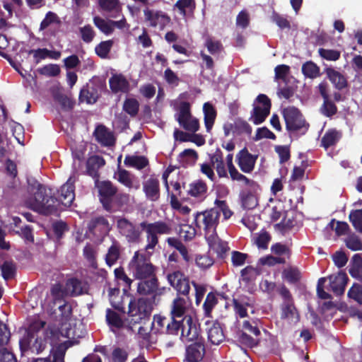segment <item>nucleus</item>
<instances>
[{"label":"nucleus","mask_w":362,"mask_h":362,"mask_svg":"<svg viewBox=\"0 0 362 362\" xmlns=\"http://www.w3.org/2000/svg\"><path fill=\"white\" fill-rule=\"evenodd\" d=\"M109 86L112 93L117 94L128 93L130 91V83L122 74H115L109 79Z\"/></svg>","instance_id":"6ab92c4d"},{"label":"nucleus","mask_w":362,"mask_h":362,"mask_svg":"<svg viewBox=\"0 0 362 362\" xmlns=\"http://www.w3.org/2000/svg\"><path fill=\"white\" fill-rule=\"evenodd\" d=\"M281 113L290 136H299L306 134L310 124L297 107L288 106L284 108Z\"/></svg>","instance_id":"f03ea898"},{"label":"nucleus","mask_w":362,"mask_h":362,"mask_svg":"<svg viewBox=\"0 0 362 362\" xmlns=\"http://www.w3.org/2000/svg\"><path fill=\"white\" fill-rule=\"evenodd\" d=\"M349 272L351 277L362 283V255L355 254L351 261Z\"/></svg>","instance_id":"72a5a7b5"},{"label":"nucleus","mask_w":362,"mask_h":362,"mask_svg":"<svg viewBox=\"0 0 362 362\" xmlns=\"http://www.w3.org/2000/svg\"><path fill=\"white\" fill-rule=\"evenodd\" d=\"M76 177L71 175L69 177L66 182L64 184L59 191V196L57 198L58 201V206L61 204L65 207H69L75 199V186L74 182Z\"/></svg>","instance_id":"f8f14e48"},{"label":"nucleus","mask_w":362,"mask_h":362,"mask_svg":"<svg viewBox=\"0 0 362 362\" xmlns=\"http://www.w3.org/2000/svg\"><path fill=\"white\" fill-rule=\"evenodd\" d=\"M98 5L103 11L106 12L121 11L119 0H98Z\"/></svg>","instance_id":"8fccbe9b"},{"label":"nucleus","mask_w":362,"mask_h":362,"mask_svg":"<svg viewBox=\"0 0 362 362\" xmlns=\"http://www.w3.org/2000/svg\"><path fill=\"white\" fill-rule=\"evenodd\" d=\"M65 288L71 296L82 295L85 293L86 289L82 281L75 277L66 280Z\"/></svg>","instance_id":"2f4dec72"},{"label":"nucleus","mask_w":362,"mask_h":362,"mask_svg":"<svg viewBox=\"0 0 362 362\" xmlns=\"http://www.w3.org/2000/svg\"><path fill=\"white\" fill-rule=\"evenodd\" d=\"M257 158V156L251 154L246 147L236 155L237 163L241 171L245 173H250L253 171Z\"/></svg>","instance_id":"f3484780"},{"label":"nucleus","mask_w":362,"mask_h":362,"mask_svg":"<svg viewBox=\"0 0 362 362\" xmlns=\"http://www.w3.org/2000/svg\"><path fill=\"white\" fill-rule=\"evenodd\" d=\"M217 304L218 298L216 295L213 292H209L207 294L205 301L203 304L204 315L207 317H210L212 310Z\"/></svg>","instance_id":"603ef678"},{"label":"nucleus","mask_w":362,"mask_h":362,"mask_svg":"<svg viewBox=\"0 0 362 362\" xmlns=\"http://www.w3.org/2000/svg\"><path fill=\"white\" fill-rule=\"evenodd\" d=\"M301 71L303 74L309 78H315L320 76V67L313 62L308 61L302 65Z\"/></svg>","instance_id":"79ce46f5"},{"label":"nucleus","mask_w":362,"mask_h":362,"mask_svg":"<svg viewBox=\"0 0 362 362\" xmlns=\"http://www.w3.org/2000/svg\"><path fill=\"white\" fill-rule=\"evenodd\" d=\"M137 286V292L142 296H151V298L156 299L166 292V288L159 286L158 279L156 275L146 279H140Z\"/></svg>","instance_id":"0eeeda50"},{"label":"nucleus","mask_w":362,"mask_h":362,"mask_svg":"<svg viewBox=\"0 0 362 362\" xmlns=\"http://www.w3.org/2000/svg\"><path fill=\"white\" fill-rule=\"evenodd\" d=\"M117 180L125 187L131 189L134 187V176L126 170H120L117 174Z\"/></svg>","instance_id":"bf43d9fd"},{"label":"nucleus","mask_w":362,"mask_h":362,"mask_svg":"<svg viewBox=\"0 0 362 362\" xmlns=\"http://www.w3.org/2000/svg\"><path fill=\"white\" fill-rule=\"evenodd\" d=\"M197 230L191 225L184 224L180 226V235L185 241L192 240L196 235Z\"/></svg>","instance_id":"774afa93"},{"label":"nucleus","mask_w":362,"mask_h":362,"mask_svg":"<svg viewBox=\"0 0 362 362\" xmlns=\"http://www.w3.org/2000/svg\"><path fill=\"white\" fill-rule=\"evenodd\" d=\"M61 21L59 16L52 11H48L45 18L41 21L40 25V30H44L52 23L59 24Z\"/></svg>","instance_id":"e2e57ef3"},{"label":"nucleus","mask_w":362,"mask_h":362,"mask_svg":"<svg viewBox=\"0 0 362 362\" xmlns=\"http://www.w3.org/2000/svg\"><path fill=\"white\" fill-rule=\"evenodd\" d=\"M105 318L107 325L111 327L121 329L124 327V321L122 317L117 313L110 308L106 310Z\"/></svg>","instance_id":"37998d69"},{"label":"nucleus","mask_w":362,"mask_h":362,"mask_svg":"<svg viewBox=\"0 0 362 362\" xmlns=\"http://www.w3.org/2000/svg\"><path fill=\"white\" fill-rule=\"evenodd\" d=\"M113 43L112 40L100 42L95 48L96 54L102 59L107 58L112 47Z\"/></svg>","instance_id":"6e6d98bb"},{"label":"nucleus","mask_w":362,"mask_h":362,"mask_svg":"<svg viewBox=\"0 0 362 362\" xmlns=\"http://www.w3.org/2000/svg\"><path fill=\"white\" fill-rule=\"evenodd\" d=\"M173 9L183 18L193 14L196 9L195 0H177L173 6Z\"/></svg>","instance_id":"cd10ccee"},{"label":"nucleus","mask_w":362,"mask_h":362,"mask_svg":"<svg viewBox=\"0 0 362 362\" xmlns=\"http://www.w3.org/2000/svg\"><path fill=\"white\" fill-rule=\"evenodd\" d=\"M167 279L170 284L178 293L183 296H187L190 291L189 280L188 277L180 272L175 271L167 275Z\"/></svg>","instance_id":"9b49d317"},{"label":"nucleus","mask_w":362,"mask_h":362,"mask_svg":"<svg viewBox=\"0 0 362 362\" xmlns=\"http://www.w3.org/2000/svg\"><path fill=\"white\" fill-rule=\"evenodd\" d=\"M219 219L220 210L216 208L197 212L194 215L195 226L204 231V237L217 233L216 228L219 224Z\"/></svg>","instance_id":"39448f33"},{"label":"nucleus","mask_w":362,"mask_h":362,"mask_svg":"<svg viewBox=\"0 0 362 362\" xmlns=\"http://www.w3.org/2000/svg\"><path fill=\"white\" fill-rule=\"evenodd\" d=\"M122 250L121 244L114 240L105 255V260L106 264L109 267L114 265L120 258Z\"/></svg>","instance_id":"7c9ffc66"},{"label":"nucleus","mask_w":362,"mask_h":362,"mask_svg":"<svg viewBox=\"0 0 362 362\" xmlns=\"http://www.w3.org/2000/svg\"><path fill=\"white\" fill-rule=\"evenodd\" d=\"M280 317L281 320H286L289 323L296 324L300 320V315L296 308L294 301L281 303L280 305Z\"/></svg>","instance_id":"5701e85b"},{"label":"nucleus","mask_w":362,"mask_h":362,"mask_svg":"<svg viewBox=\"0 0 362 362\" xmlns=\"http://www.w3.org/2000/svg\"><path fill=\"white\" fill-rule=\"evenodd\" d=\"M242 206L245 209H253L257 204V198L255 194L249 190H243L240 193Z\"/></svg>","instance_id":"a19ab883"},{"label":"nucleus","mask_w":362,"mask_h":362,"mask_svg":"<svg viewBox=\"0 0 362 362\" xmlns=\"http://www.w3.org/2000/svg\"><path fill=\"white\" fill-rule=\"evenodd\" d=\"M90 233L99 231L101 233H107L110 231L108 221L103 216H95L91 218L88 225Z\"/></svg>","instance_id":"c85d7f7f"},{"label":"nucleus","mask_w":362,"mask_h":362,"mask_svg":"<svg viewBox=\"0 0 362 362\" xmlns=\"http://www.w3.org/2000/svg\"><path fill=\"white\" fill-rule=\"evenodd\" d=\"M93 23L104 34L108 35L113 33L111 21L107 22L99 16H95L93 18Z\"/></svg>","instance_id":"13d9d810"},{"label":"nucleus","mask_w":362,"mask_h":362,"mask_svg":"<svg viewBox=\"0 0 362 362\" xmlns=\"http://www.w3.org/2000/svg\"><path fill=\"white\" fill-rule=\"evenodd\" d=\"M66 349L67 346L64 344H60L54 350L52 360L49 357L37 358L34 359L33 362H64Z\"/></svg>","instance_id":"4c0bfd02"},{"label":"nucleus","mask_w":362,"mask_h":362,"mask_svg":"<svg viewBox=\"0 0 362 362\" xmlns=\"http://www.w3.org/2000/svg\"><path fill=\"white\" fill-rule=\"evenodd\" d=\"M2 277L7 281L13 279L16 273V265L13 261H5L1 266Z\"/></svg>","instance_id":"09e8293b"},{"label":"nucleus","mask_w":362,"mask_h":362,"mask_svg":"<svg viewBox=\"0 0 362 362\" xmlns=\"http://www.w3.org/2000/svg\"><path fill=\"white\" fill-rule=\"evenodd\" d=\"M139 225L146 234L147 244L145 247L146 251L154 250L158 243V235H169L172 233L171 225L163 221H158L153 223L144 221L141 222Z\"/></svg>","instance_id":"20e7f679"},{"label":"nucleus","mask_w":362,"mask_h":362,"mask_svg":"<svg viewBox=\"0 0 362 362\" xmlns=\"http://www.w3.org/2000/svg\"><path fill=\"white\" fill-rule=\"evenodd\" d=\"M341 137V133L335 129L327 130L321 139V146L325 149L335 145Z\"/></svg>","instance_id":"e433bc0d"},{"label":"nucleus","mask_w":362,"mask_h":362,"mask_svg":"<svg viewBox=\"0 0 362 362\" xmlns=\"http://www.w3.org/2000/svg\"><path fill=\"white\" fill-rule=\"evenodd\" d=\"M186 312V301L184 298L177 297L174 299L171 310L172 317H182Z\"/></svg>","instance_id":"c03bdc74"},{"label":"nucleus","mask_w":362,"mask_h":362,"mask_svg":"<svg viewBox=\"0 0 362 362\" xmlns=\"http://www.w3.org/2000/svg\"><path fill=\"white\" fill-rule=\"evenodd\" d=\"M283 276L286 280L290 284H296L298 282L301 278V274L297 267H288L283 272Z\"/></svg>","instance_id":"4d7b16f0"},{"label":"nucleus","mask_w":362,"mask_h":362,"mask_svg":"<svg viewBox=\"0 0 362 362\" xmlns=\"http://www.w3.org/2000/svg\"><path fill=\"white\" fill-rule=\"evenodd\" d=\"M95 140L103 146H112L115 144L113 133L103 124L98 125L93 132Z\"/></svg>","instance_id":"4be33fe9"},{"label":"nucleus","mask_w":362,"mask_h":362,"mask_svg":"<svg viewBox=\"0 0 362 362\" xmlns=\"http://www.w3.org/2000/svg\"><path fill=\"white\" fill-rule=\"evenodd\" d=\"M320 112L327 117H332L337 113L338 108L331 98L323 100Z\"/></svg>","instance_id":"49530a36"},{"label":"nucleus","mask_w":362,"mask_h":362,"mask_svg":"<svg viewBox=\"0 0 362 362\" xmlns=\"http://www.w3.org/2000/svg\"><path fill=\"white\" fill-rule=\"evenodd\" d=\"M204 46L212 55L219 54L223 49L221 42L219 40H215L211 37H206Z\"/></svg>","instance_id":"3c124183"},{"label":"nucleus","mask_w":362,"mask_h":362,"mask_svg":"<svg viewBox=\"0 0 362 362\" xmlns=\"http://www.w3.org/2000/svg\"><path fill=\"white\" fill-rule=\"evenodd\" d=\"M117 226L119 233L125 237L129 243H139L141 241V231L127 218L118 219Z\"/></svg>","instance_id":"9d476101"},{"label":"nucleus","mask_w":362,"mask_h":362,"mask_svg":"<svg viewBox=\"0 0 362 362\" xmlns=\"http://www.w3.org/2000/svg\"><path fill=\"white\" fill-rule=\"evenodd\" d=\"M96 187L98 189L99 199L104 209L108 211L112 210V202L117 192V188L110 181H96Z\"/></svg>","instance_id":"6e6552de"},{"label":"nucleus","mask_w":362,"mask_h":362,"mask_svg":"<svg viewBox=\"0 0 362 362\" xmlns=\"http://www.w3.org/2000/svg\"><path fill=\"white\" fill-rule=\"evenodd\" d=\"M253 300L247 296L240 295L233 298V307L235 314L240 318L247 317V308L252 307Z\"/></svg>","instance_id":"412c9836"},{"label":"nucleus","mask_w":362,"mask_h":362,"mask_svg":"<svg viewBox=\"0 0 362 362\" xmlns=\"http://www.w3.org/2000/svg\"><path fill=\"white\" fill-rule=\"evenodd\" d=\"M129 270L136 279H146L156 274L157 268L151 261L150 257L139 251L134 252L129 263Z\"/></svg>","instance_id":"7ed1b4c3"},{"label":"nucleus","mask_w":362,"mask_h":362,"mask_svg":"<svg viewBox=\"0 0 362 362\" xmlns=\"http://www.w3.org/2000/svg\"><path fill=\"white\" fill-rule=\"evenodd\" d=\"M142 186L147 200L153 202L158 201L160 197V181L156 175H152L146 179Z\"/></svg>","instance_id":"4468645a"},{"label":"nucleus","mask_w":362,"mask_h":362,"mask_svg":"<svg viewBox=\"0 0 362 362\" xmlns=\"http://www.w3.org/2000/svg\"><path fill=\"white\" fill-rule=\"evenodd\" d=\"M183 324V319L176 320L175 318L171 317V321L166 325L165 333L170 335H177L179 331H182Z\"/></svg>","instance_id":"680f3d73"},{"label":"nucleus","mask_w":362,"mask_h":362,"mask_svg":"<svg viewBox=\"0 0 362 362\" xmlns=\"http://www.w3.org/2000/svg\"><path fill=\"white\" fill-rule=\"evenodd\" d=\"M293 211H286L281 221L274 225V228L282 233L291 230L296 224V220Z\"/></svg>","instance_id":"473e14b6"},{"label":"nucleus","mask_w":362,"mask_h":362,"mask_svg":"<svg viewBox=\"0 0 362 362\" xmlns=\"http://www.w3.org/2000/svg\"><path fill=\"white\" fill-rule=\"evenodd\" d=\"M203 111L205 127L206 131L210 132L216 117V110L213 105L209 103H205L203 105Z\"/></svg>","instance_id":"f704fd0d"},{"label":"nucleus","mask_w":362,"mask_h":362,"mask_svg":"<svg viewBox=\"0 0 362 362\" xmlns=\"http://www.w3.org/2000/svg\"><path fill=\"white\" fill-rule=\"evenodd\" d=\"M183 322L180 339L185 344L204 340L199 334L197 325L193 322L190 315H185L183 317Z\"/></svg>","instance_id":"1a4fd4ad"},{"label":"nucleus","mask_w":362,"mask_h":362,"mask_svg":"<svg viewBox=\"0 0 362 362\" xmlns=\"http://www.w3.org/2000/svg\"><path fill=\"white\" fill-rule=\"evenodd\" d=\"M103 87L101 83L91 82L84 86L79 93L80 102H86L88 104H94L100 97L99 90Z\"/></svg>","instance_id":"dca6fc26"},{"label":"nucleus","mask_w":362,"mask_h":362,"mask_svg":"<svg viewBox=\"0 0 362 362\" xmlns=\"http://www.w3.org/2000/svg\"><path fill=\"white\" fill-rule=\"evenodd\" d=\"M210 250H212L217 255L218 258L224 259L227 252L229 250L228 243L222 240L217 233L205 237Z\"/></svg>","instance_id":"a211bd4d"},{"label":"nucleus","mask_w":362,"mask_h":362,"mask_svg":"<svg viewBox=\"0 0 362 362\" xmlns=\"http://www.w3.org/2000/svg\"><path fill=\"white\" fill-rule=\"evenodd\" d=\"M230 177L233 180H236L238 182H243L245 185L250 187L252 189H255L258 186L257 183L253 180H250L247 178L245 175L241 174L238 172V170L235 168L232 171L229 172Z\"/></svg>","instance_id":"864d4df0"},{"label":"nucleus","mask_w":362,"mask_h":362,"mask_svg":"<svg viewBox=\"0 0 362 362\" xmlns=\"http://www.w3.org/2000/svg\"><path fill=\"white\" fill-rule=\"evenodd\" d=\"M175 117L180 126L185 130L195 133L199 129V119L192 116L191 105L189 102L180 103Z\"/></svg>","instance_id":"423d86ee"},{"label":"nucleus","mask_w":362,"mask_h":362,"mask_svg":"<svg viewBox=\"0 0 362 362\" xmlns=\"http://www.w3.org/2000/svg\"><path fill=\"white\" fill-rule=\"evenodd\" d=\"M325 73L327 78L338 90H341L348 87L346 78L339 71L332 67L326 68Z\"/></svg>","instance_id":"393cba45"},{"label":"nucleus","mask_w":362,"mask_h":362,"mask_svg":"<svg viewBox=\"0 0 362 362\" xmlns=\"http://www.w3.org/2000/svg\"><path fill=\"white\" fill-rule=\"evenodd\" d=\"M105 165V160L102 156L98 155L90 156L86 162L87 174L96 181L98 180L100 176L98 170Z\"/></svg>","instance_id":"b1692460"},{"label":"nucleus","mask_w":362,"mask_h":362,"mask_svg":"<svg viewBox=\"0 0 362 362\" xmlns=\"http://www.w3.org/2000/svg\"><path fill=\"white\" fill-rule=\"evenodd\" d=\"M145 21L153 28L157 26L163 28L170 22V16L162 11H153L146 8L144 10Z\"/></svg>","instance_id":"ddd939ff"},{"label":"nucleus","mask_w":362,"mask_h":362,"mask_svg":"<svg viewBox=\"0 0 362 362\" xmlns=\"http://www.w3.org/2000/svg\"><path fill=\"white\" fill-rule=\"evenodd\" d=\"M330 290L336 295L341 296L344 294L346 285L349 281L347 274L342 271L337 274H332L329 276Z\"/></svg>","instance_id":"aec40b11"},{"label":"nucleus","mask_w":362,"mask_h":362,"mask_svg":"<svg viewBox=\"0 0 362 362\" xmlns=\"http://www.w3.org/2000/svg\"><path fill=\"white\" fill-rule=\"evenodd\" d=\"M207 192L206 184L201 180H195L189 185L187 194L196 198H203Z\"/></svg>","instance_id":"c9c22d12"},{"label":"nucleus","mask_w":362,"mask_h":362,"mask_svg":"<svg viewBox=\"0 0 362 362\" xmlns=\"http://www.w3.org/2000/svg\"><path fill=\"white\" fill-rule=\"evenodd\" d=\"M54 99L59 103L62 108L64 110H71L74 107V102L67 95L57 93L54 95Z\"/></svg>","instance_id":"69168bd1"},{"label":"nucleus","mask_w":362,"mask_h":362,"mask_svg":"<svg viewBox=\"0 0 362 362\" xmlns=\"http://www.w3.org/2000/svg\"><path fill=\"white\" fill-rule=\"evenodd\" d=\"M269 113V110L262 108L259 106H255L250 119L252 120L255 124L257 125L264 122Z\"/></svg>","instance_id":"a18cd8bd"},{"label":"nucleus","mask_w":362,"mask_h":362,"mask_svg":"<svg viewBox=\"0 0 362 362\" xmlns=\"http://www.w3.org/2000/svg\"><path fill=\"white\" fill-rule=\"evenodd\" d=\"M123 110L134 117L137 115L139 110V103L135 98H126L123 103Z\"/></svg>","instance_id":"de8ad7c7"},{"label":"nucleus","mask_w":362,"mask_h":362,"mask_svg":"<svg viewBox=\"0 0 362 362\" xmlns=\"http://www.w3.org/2000/svg\"><path fill=\"white\" fill-rule=\"evenodd\" d=\"M287 211L284 209V206L281 202H277L271 209L270 219L273 222H276L285 215Z\"/></svg>","instance_id":"0e129e2a"},{"label":"nucleus","mask_w":362,"mask_h":362,"mask_svg":"<svg viewBox=\"0 0 362 362\" xmlns=\"http://www.w3.org/2000/svg\"><path fill=\"white\" fill-rule=\"evenodd\" d=\"M28 191L33 195V209L43 214H55L58 211V201L51 194V189L41 184L36 179L28 180Z\"/></svg>","instance_id":"f257e3e1"},{"label":"nucleus","mask_w":362,"mask_h":362,"mask_svg":"<svg viewBox=\"0 0 362 362\" xmlns=\"http://www.w3.org/2000/svg\"><path fill=\"white\" fill-rule=\"evenodd\" d=\"M347 296L350 299L362 305V284L354 283L348 291Z\"/></svg>","instance_id":"052dcab7"},{"label":"nucleus","mask_w":362,"mask_h":362,"mask_svg":"<svg viewBox=\"0 0 362 362\" xmlns=\"http://www.w3.org/2000/svg\"><path fill=\"white\" fill-rule=\"evenodd\" d=\"M185 361L200 362L206 353L204 340L185 344Z\"/></svg>","instance_id":"2eb2a0df"},{"label":"nucleus","mask_w":362,"mask_h":362,"mask_svg":"<svg viewBox=\"0 0 362 362\" xmlns=\"http://www.w3.org/2000/svg\"><path fill=\"white\" fill-rule=\"evenodd\" d=\"M349 218L355 230L362 233V209L352 210Z\"/></svg>","instance_id":"5fc2aeb1"},{"label":"nucleus","mask_w":362,"mask_h":362,"mask_svg":"<svg viewBox=\"0 0 362 362\" xmlns=\"http://www.w3.org/2000/svg\"><path fill=\"white\" fill-rule=\"evenodd\" d=\"M238 340L242 344L250 348L257 345V340L245 331H240L238 333Z\"/></svg>","instance_id":"338daca9"},{"label":"nucleus","mask_w":362,"mask_h":362,"mask_svg":"<svg viewBox=\"0 0 362 362\" xmlns=\"http://www.w3.org/2000/svg\"><path fill=\"white\" fill-rule=\"evenodd\" d=\"M124 165L128 167L141 170L148 165V160L144 156H127L124 158Z\"/></svg>","instance_id":"58836bf2"},{"label":"nucleus","mask_w":362,"mask_h":362,"mask_svg":"<svg viewBox=\"0 0 362 362\" xmlns=\"http://www.w3.org/2000/svg\"><path fill=\"white\" fill-rule=\"evenodd\" d=\"M166 241L169 246L173 247L179 251L183 259L187 263L192 261V258L191 255H189L187 247L179 239L170 237L168 238Z\"/></svg>","instance_id":"ea45409f"},{"label":"nucleus","mask_w":362,"mask_h":362,"mask_svg":"<svg viewBox=\"0 0 362 362\" xmlns=\"http://www.w3.org/2000/svg\"><path fill=\"white\" fill-rule=\"evenodd\" d=\"M208 339L214 345H218L225 339V335L221 324L218 322H214L211 326L208 327Z\"/></svg>","instance_id":"c756f323"},{"label":"nucleus","mask_w":362,"mask_h":362,"mask_svg":"<svg viewBox=\"0 0 362 362\" xmlns=\"http://www.w3.org/2000/svg\"><path fill=\"white\" fill-rule=\"evenodd\" d=\"M21 348L25 346L26 348L30 349L32 353L39 354L45 350L47 341L41 337H35V339L25 337L23 341H21Z\"/></svg>","instance_id":"a878e982"},{"label":"nucleus","mask_w":362,"mask_h":362,"mask_svg":"<svg viewBox=\"0 0 362 362\" xmlns=\"http://www.w3.org/2000/svg\"><path fill=\"white\" fill-rule=\"evenodd\" d=\"M156 299L148 298H139L136 303L139 305V310L141 312V317L136 319H132L135 323L140 322L142 320L148 317L153 310V304Z\"/></svg>","instance_id":"bb28decb"}]
</instances>
